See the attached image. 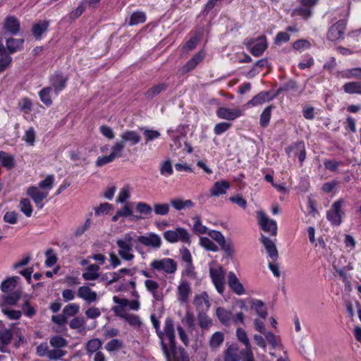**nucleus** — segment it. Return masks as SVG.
Segmentation results:
<instances>
[{
  "label": "nucleus",
  "mask_w": 361,
  "mask_h": 361,
  "mask_svg": "<svg viewBox=\"0 0 361 361\" xmlns=\"http://www.w3.org/2000/svg\"><path fill=\"white\" fill-rule=\"evenodd\" d=\"M136 241L155 250L159 249L162 244L160 235L155 233L151 232L146 235H137L134 232L126 233L116 240V245L118 247V253L123 259L132 261L135 258L133 247Z\"/></svg>",
  "instance_id": "1"
},
{
  "label": "nucleus",
  "mask_w": 361,
  "mask_h": 361,
  "mask_svg": "<svg viewBox=\"0 0 361 361\" xmlns=\"http://www.w3.org/2000/svg\"><path fill=\"white\" fill-rule=\"evenodd\" d=\"M152 322L157 330L159 337L163 340L164 337L169 341V346L162 341V350L168 361H177L176 358V343L175 338L173 322L171 318H166L164 322V331H159V322L154 317H152Z\"/></svg>",
  "instance_id": "2"
},
{
  "label": "nucleus",
  "mask_w": 361,
  "mask_h": 361,
  "mask_svg": "<svg viewBox=\"0 0 361 361\" xmlns=\"http://www.w3.org/2000/svg\"><path fill=\"white\" fill-rule=\"evenodd\" d=\"M121 140L116 142L111 147V153L107 156H100L96 161L97 166H102L114 161L122 156L125 143L129 142L131 145H137L141 140L140 135L135 130H126L121 134Z\"/></svg>",
  "instance_id": "3"
},
{
  "label": "nucleus",
  "mask_w": 361,
  "mask_h": 361,
  "mask_svg": "<svg viewBox=\"0 0 361 361\" xmlns=\"http://www.w3.org/2000/svg\"><path fill=\"white\" fill-rule=\"evenodd\" d=\"M209 276L217 292L222 294L225 289V274L222 267L212 262L209 264Z\"/></svg>",
  "instance_id": "4"
},
{
  "label": "nucleus",
  "mask_w": 361,
  "mask_h": 361,
  "mask_svg": "<svg viewBox=\"0 0 361 361\" xmlns=\"http://www.w3.org/2000/svg\"><path fill=\"white\" fill-rule=\"evenodd\" d=\"M149 266L154 270L167 274H174L178 269L177 262L173 259L167 257L153 259Z\"/></svg>",
  "instance_id": "5"
},
{
  "label": "nucleus",
  "mask_w": 361,
  "mask_h": 361,
  "mask_svg": "<svg viewBox=\"0 0 361 361\" xmlns=\"http://www.w3.org/2000/svg\"><path fill=\"white\" fill-rule=\"evenodd\" d=\"M164 239L170 243H176L178 241L190 244V235L184 228L177 227L174 230L166 231L163 233Z\"/></svg>",
  "instance_id": "6"
},
{
  "label": "nucleus",
  "mask_w": 361,
  "mask_h": 361,
  "mask_svg": "<svg viewBox=\"0 0 361 361\" xmlns=\"http://www.w3.org/2000/svg\"><path fill=\"white\" fill-rule=\"evenodd\" d=\"M257 219L262 230L274 236L277 235L278 228L276 221L270 219L264 211L257 212Z\"/></svg>",
  "instance_id": "7"
},
{
  "label": "nucleus",
  "mask_w": 361,
  "mask_h": 361,
  "mask_svg": "<svg viewBox=\"0 0 361 361\" xmlns=\"http://www.w3.org/2000/svg\"><path fill=\"white\" fill-rule=\"evenodd\" d=\"M343 204L344 200L339 199L332 204L331 209L327 212V219L332 225L339 226L342 223L344 216V212L342 209Z\"/></svg>",
  "instance_id": "8"
},
{
  "label": "nucleus",
  "mask_w": 361,
  "mask_h": 361,
  "mask_svg": "<svg viewBox=\"0 0 361 361\" xmlns=\"http://www.w3.org/2000/svg\"><path fill=\"white\" fill-rule=\"evenodd\" d=\"M192 295L190 283L184 278H181L176 289V300L180 305L187 303Z\"/></svg>",
  "instance_id": "9"
},
{
  "label": "nucleus",
  "mask_w": 361,
  "mask_h": 361,
  "mask_svg": "<svg viewBox=\"0 0 361 361\" xmlns=\"http://www.w3.org/2000/svg\"><path fill=\"white\" fill-rule=\"evenodd\" d=\"M113 301L116 304L112 309L114 312H116V310L120 308L122 311L127 312L126 307L133 311H138L140 309V300L137 299L130 300L126 298H121L118 296H114Z\"/></svg>",
  "instance_id": "10"
},
{
  "label": "nucleus",
  "mask_w": 361,
  "mask_h": 361,
  "mask_svg": "<svg viewBox=\"0 0 361 361\" xmlns=\"http://www.w3.org/2000/svg\"><path fill=\"white\" fill-rule=\"evenodd\" d=\"M26 193L32 199L36 207L39 209L43 208V200H45L49 195L48 191L41 190L39 188L36 186L29 187L27 189Z\"/></svg>",
  "instance_id": "11"
},
{
  "label": "nucleus",
  "mask_w": 361,
  "mask_h": 361,
  "mask_svg": "<svg viewBox=\"0 0 361 361\" xmlns=\"http://www.w3.org/2000/svg\"><path fill=\"white\" fill-rule=\"evenodd\" d=\"M346 28L345 20H338L331 26L327 33V38L331 41H337L343 38Z\"/></svg>",
  "instance_id": "12"
},
{
  "label": "nucleus",
  "mask_w": 361,
  "mask_h": 361,
  "mask_svg": "<svg viewBox=\"0 0 361 361\" xmlns=\"http://www.w3.org/2000/svg\"><path fill=\"white\" fill-rule=\"evenodd\" d=\"M220 119L233 121L243 115V111L238 108L230 109L228 107H219L216 111Z\"/></svg>",
  "instance_id": "13"
},
{
  "label": "nucleus",
  "mask_w": 361,
  "mask_h": 361,
  "mask_svg": "<svg viewBox=\"0 0 361 361\" xmlns=\"http://www.w3.org/2000/svg\"><path fill=\"white\" fill-rule=\"evenodd\" d=\"M121 217H129L131 221H139L143 218L142 216L134 214L133 209L128 204H124V205L116 212V214L112 216L111 221L116 222Z\"/></svg>",
  "instance_id": "14"
},
{
  "label": "nucleus",
  "mask_w": 361,
  "mask_h": 361,
  "mask_svg": "<svg viewBox=\"0 0 361 361\" xmlns=\"http://www.w3.org/2000/svg\"><path fill=\"white\" fill-rule=\"evenodd\" d=\"M260 241L271 260L276 261L279 257V254L275 242L266 237L263 234H262L260 236Z\"/></svg>",
  "instance_id": "15"
},
{
  "label": "nucleus",
  "mask_w": 361,
  "mask_h": 361,
  "mask_svg": "<svg viewBox=\"0 0 361 361\" xmlns=\"http://www.w3.org/2000/svg\"><path fill=\"white\" fill-rule=\"evenodd\" d=\"M77 294L80 298L88 303L97 300V293L87 286H82L78 288Z\"/></svg>",
  "instance_id": "16"
},
{
  "label": "nucleus",
  "mask_w": 361,
  "mask_h": 361,
  "mask_svg": "<svg viewBox=\"0 0 361 361\" xmlns=\"http://www.w3.org/2000/svg\"><path fill=\"white\" fill-rule=\"evenodd\" d=\"M145 287L149 292L154 300L156 301H161L163 300V294L159 290V284L157 281L152 279H147L145 281Z\"/></svg>",
  "instance_id": "17"
},
{
  "label": "nucleus",
  "mask_w": 361,
  "mask_h": 361,
  "mask_svg": "<svg viewBox=\"0 0 361 361\" xmlns=\"http://www.w3.org/2000/svg\"><path fill=\"white\" fill-rule=\"evenodd\" d=\"M115 314L127 322L130 326L139 327L142 324L141 319L139 316L133 314L128 312H123L121 309H118L116 312H114Z\"/></svg>",
  "instance_id": "18"
},
{
  "label": "nucleus",
  "mask_w": 361,
  "mask_h": 361,
  "mask_svg": "<svg viewBox=\"0 0 361 361\" xmlns=\"http://www.w3.org/2000/svg\"><path fill=\"white\" fill-rule=\"evenodd\" d=\"M68 78L61 74H54L50 78V82L54 88L55 96L65 88Z\"/></svg>",
  "instance_id": "19"
},
{
  "label": "nucleus",
  "mask_w": 361,
  "mask_h": 361,
  "mask_svg": "<svg viewBox=\"0 0 361 361\" xmlns=\"http://www.w3.org/2000/svg\"><path fill=\"white\" fill-rule=\"evenodd\" d=\"M228 283L231 289L238 295H241L245 293L243 284L233 271H230L228 274Z\"/></svg>",
  "instance_id": "20"
},
{
  "label": "nucleus",
  "mask_w": 361,
  "mask_h": 361,
  "mask_svg": "<svg viewBox=\"0 0 361 361\" xmlns=\"http://www.w3.org/2000/svg\"><path fill=\"white\" fill-rule=\"evenodd\" d=\"M193 302L195 307L201 311H207L211 306L209 295L206 292L195 295Z\"/></svg>",
  "instance_id": "21"
},
{
  "label": "nucleus",
  "mask_w": 361,
  "mask_h": 361,
  "mask_svg": "<svg viewBox=\"0 0 361 361\" xmlns=\"http://www.w3.org/2000/svg\"><path fill=\"white\" fill-rule=\"evenodd\" d=\"M230 183L225 180L216 181L209 190L210 195L213 197H219L225 195L230 188Z\"/></svg>",
  "instance_id": "22"
},
{
  "label": "nucleus",
  "mask_w": 361,
  "mask_h": 361,
  "mask_svg": "<svg viewBox=\"0 0 361 361\" xmlns=\"http://www.w3.org/2000/svg\"><path fill=\"white\" fill-rule=\"evenodd\" d=\"M249 302L250 304L251 310L256 314H257L259 317L263 319L267 318V310L264 303L262 300L257 299H250Z\"/></svg>",
  "instance_id": "23"
},
{
  "label": "nucleus",
  "mask_w": 361,
  "mask_h": 361,
  "mask_svg": "<svg viewBox=\"0 0 361 361\" xmlns=\"http://www.w3.org/2000/svg\"><path fill=\"white\" fill-rule=\"evenodd\" d=\"M12 63V58L6 51L2 42L0 40V73L8 69Z\"/></svg>",
  "instance_id": "24"
},
{
  "label": "nucleus",
  "mask_w": 361,
  "mask_h": 361,
  "mask_svg": "<svg viewBox=\"0 0 361 361\" xmlns=\"http://www.w3.org/2000/svg\"><path fill=\"white\" fill-rule=\"evenodd\" d=\"M99 267L92 264L88 265L84 270L82 276L85 281H94L99 277Z\"/></svg>",
  "instance_id": "25"
},
{
  "label": "nucleus",
  "mask_w": 361,
  "mask_h": 361,
  "mask_svg": "<svg viewBox=\"0 0 361 361\" xmlns=\"http://www.w3.org/2000/svg\"><path fill=\"white\" fill-rule=\"evenodd\" d=\"M267 42L264 36H261L255 40L250 47V52L255 56H260L267 49Z\"/></svg>",
  "instance_id": "26"
},
{
  "label": "nucleus",
  "mask_w": 361,
  "mask_h": 361,
  "mask_svg": "<svg viewBox=\"0 0 361 361\" xmlns=\"http://www.w3.org/2000/svg\"><path fill=\"white\" fill-rule=\"evenodd\" d=\"M4 27L7 32L16 34L20 30V23L16 18L9 16L6 18Z\"/></svg>",
  "instance_id": "27"
},
{
  "label": "nucleus",
  "mask_w": 361,
  "mask_h": 361,
  "mask_svg": "<svg viewBox=\"0 0 361 361\" xmlns=\"http://www.w3.org/2000/svg\"><path fill=\"white\" fill-rule=\"evenodd\" d=\"M205 54L203 51H199L190 59L187 63L183 67L184 72H189L193 70L204 59Z\"/></svg>",
  "instance_id": "28"
},
{
  "label": "nucleus",
  "mask_w": 361,
  "mask_h": 361,
  "mask_svg": "<svg viewBox=\"0 0 361 361\" xmlns=\"http://www.w3.org/2000/svg\"><path fill=\"white\" fill-rule=\"evenodd\" d=\"M49 26V20H42L33 25L32 32L36 39H41L42 35L47 32Z\"/></svg>",
  "instance_id": "29"
},
{
  "label": "nucleus",
  "mask_w": 361,
  "mask_h": 361,
  "mask_svg": "<svg viewBox=\"0 0 361 361\" xmlns=\"http://www.w3.org/2000/svg\"><path fill=\"white\" fill-rule=\"evenodd\" d=\"M131 197V188L129 185H125L118 193L116 202L120 204H126Z\"/></svg>",
  "instance_id": "30"
},
{
  "label": "nucleus",
  "mask_w": 361,
  "mask_h": 361,
  "mask_svg": "<svg viewBox=\"0 0 361 361\" xmlns=\"http://www.w3.org/2000/svg\"><path fill=\"white\" fill-rule=\"evenodd\" d=\"M216 314L220 322L224 325H229L232 321V313L231 312L223 308L218 307L216 310Z\"/></svg>",
  "instance_id": "31"
},
{
  "label": "nucleus",
  "mask_w": 361,
  "mask_h": 361,
  "mask_svg": "<svg viewBox=\"0 0 361 361\" xmlns=\"http://www.w3.org/2000/svg\"><path fill=\"white\" fill-rule=\"evenodd\" d=\"M240 360L239 348L236 345L228 347L225 352V361H238Z\"/></svg>",
  "instance_id": "32"
},
{
  "label": "nucleus",
  "mask_w": 361,
  "mask_h": 361,
  "mask_svg": "<svg viewBox=\"0 0 361 361\" xmlns=\"http://www.w3.org/2000/svg\"><path fill=\"white\" fill-rule=\"evenodd\" d=\"M15 165L14 157L8 153L0 152V166H4L8 169H12Z\"/></svg>",
  "instance_id": "33"
},
{
  "label": "nucleus",
  "mask_w": 361,
  "mask_h": 361,
  "mask_svg": "<svg viewBox=\"0 0 361 361\" xmlns=\"http://www.w3.org/2000/svg\"><path fill=\"white\" fill-rule=\"evenodd\" d=\"M268 100H269V94L267 92H262L255 96L250 101H249L246 104V106L247 107H251L262 105Z\"/></svg>",
  "instance_id": "34"
},
{
  "label": "nucleus",
  "mask_w": 361,
  "mask_h": 361,
  "mask_svg": "<svg viewBox=\"0 0 361 361\" xmlns=\"http://www.w3.org/2000/svg\"><path fill=\"white\" fill-rule=\"evenodd\" d=\"M159 172L162 176L169 177L173 174V170L170 159L161 161L159 164Z\"/></svg>",
  "instance_id": "35"
},
{
  "label": "nucleus",
  "mask_w": 361,
  "mask_h": 361,
  "mask_svg": "<svg viewBox=\"0 0 361 361\" xmlns=\"http://www.w3.org/2000/svg\"><path fill=\"white\" fill-rule=\"evenodd\" d=\"M23 44V40L20 39L9 38L6 41V47L9 55L18 51Z\"/></svg>",
  "instance_id": "36"
},
{
  "label": "nucleus",
  "mask_w": 361,
  "mask_h": 361,
  "mask_svg": "<svg viewBox=\"0 0 361 361\" xmlns=\"http://www.w3.org/2000/svg\"><path fill=\"white\" fill-rule=\"evenodd\" d=\"M53 92L51 87H47L43 88L39 92V96L41 101L46 106H51L52 104L51 94Z\"/></svg>",
  "instance_id": "37"
},
{
  "label": "nucleus",
  "mask_w": 361,
  "mask_h": 361,
  "mask_svg": "<svg viewBox=\"0 0 361 361\" xmlns=\"http://www.w3.org/2000/svg\"><path fill=\"white\" fill-rule=\"evenodd\" d=\"M224 340V334L221 331H216L212 334L209 339V346L212 350L218 348Z\"/></svg>",
  "instance_id": "38"
},
{
  "label": "nucleus",
  "mask_w": 361,
  "mask_h": 361,
  "mask_svg": "<svg viewBox=\"0 0 361 361\" xmlns=\"http://www.w3.org/2000/svg\"><path fill=\"white\" fill-rule=\"evenodd\" d=\"M135 209L144 219L145 216H149L152 212L151 206L144 202H138L135 204Z\"/></svg>",
  "instance_id": "39"
},
{
  "label": "nucleus",
  "mask_w": 361,
  "mask_h": 361,
  "mask_svg": "<svg viewBox=\"0 0 361 361\" xmlns=\"http://www.w3.org/2000/svg\"><path fill=\"white\" fill-rule=\"evenodd\" d=\"M345 92L348 94H361V82H349L343 86Z\"/></svg>",
  "instance_id": "40"
},
{
  "label": "nucleus",
  "mask_w": 361,
  "mask_h": 361,
  "mask_svg": "<svg viewBox=\"0 0 361 361\" xmlns=\"http://www.w3.org/2000/svg\"><path fill=\"white\" fill-rule=\"evenodd\" d=\"M71 329H75L79 332L85 331L87 330L86 322L85 319L82 317H75L69 323Z\"/></svg>",
  "instance_id": "41"
},
{
  "label": "nucleus",
  "mask_w": 361,
  "mask_h": 361,
  "mask_svg": "<svg viewBox=\"0 0 361 361\" xmlns=\"http://www.w3.org/2000/svg\"><path fill=\"white\" fill-rule=\"evenodd\" d=\"M171 204L176 210H181L194 206V203L190 200L174 199L171 201Z\"/></svg>",
  "instance_id": "42"
},
{
  "label": "nucleus",
  "mask_w": 361,
  "mask_h": 361,
  "mask_svg": "<svg viewBox=\"0 0 361 361\" xmlns=\"http://www.w3.org/2000/svg\"><path fill=\"white\" fill-rule=\"evenodd\" d=\"M199 243L207 251L217 252L219 250L218 246L209 238L200 237Z\"/></svg>",
  "instance_id": "43"
},
{
  "label": "nucleus",
  "mask_w": 361,
  "mask_h": 361,
  "mask_svg": "<svg viewBox=\"0 0 361 361\" xmlns=\"http://www.w3.org/2000/svg\"><path fill=\"white\" fill-rule=\"evenodd\" d=\"M236 336L239 341L243 343L245 345V351H249L251 350V345L249 341V338H247V333L242 328H238L236 330Z\"/></svg>",
  "instance_id": "44"
},
{
  "label": "nucleus",
  "mask_w": 361,
  "mask_h": 361,
  "mask_svg": "<svg viewBox=\"0 0 361 361\" xmlns=\"http://www.w3.org/2000/svg\"><path fill=\"white\" fill-rule=\"evenodd\" d=\"M192 221L194 223L192 230L195 233L198 235L207 233L209 230L204 225L202 224L199 216L193 217Z\"/></svg>",
  "instance_id": "45"
},
{
  "label": "nucleus",
  "mask_w": 361,
  "mask_h": 361,
  "mask_svg": "<svg viewBox=\"0 0 361 361\" xmlns=\"http://www.w3.org/2000/svg\"><path fill=\"white\" fill-rule=\"evenodd\" d=\"M146 20L145 13L142 11H136L132 13L130 18L129 25H135L142 23Z\"/></svg>",
  "instance_id": "46"
},
{
  "label": "nucleus",
  "mask_w": 361,
  "mask_h": 361,
  "mask_svg": "<svg viewBox=\"0 0 361 361\" xmlns=\"http://www.w3.org/2000/svg\"><path fill=\"white\" fill-rule=\"evenodd\" d=\"M67 317L66 315L62 313L61 314L57 315H53L51 317V321L58 325V329H66V324L67 323ZM57 331H59V330H56Z\"/></svg>",
  "instance_id": "47"
},
{
  "label": "nucleus",
  "mask_w": 361,
  "mask_h": 361,
  "mask_svg": "<svg viewBox=\"0 0 361 361\" xmlns=\"http://www.w3.org/2000/svg\"><path fill=\"white\" fill-rule=\"evenodd\" d=\"M20 211L27 217L32 216L33 209L30 201L28 199L23 198L20 202Z\"/></svg>",
  "instance_id": "48"
},
{
  "label": "nucleus",
  "mask_w": 361,
  "mask_h": 361,
  "mask_svg": "<svg viewBox=\"0 0 361 361\" xmlns=\"http://www.w3.org/2000/svg\"><path fill=\"white\" fill-rule=\"evenodd\" d=\"M143 135L145 139V144L152 142L156 139H158L161 134L158 130L143 128Z\"/></svg>",
  "instance_id": "49"
},
{
  "label": "nucleus",
  "mask_w": 361,
  "mask_h": 361,
  "mask_svg": "<svg viewBox=\"0 0 361 361\" xmlns=\"http://www.w3.org/2000/svg\"><path fill=\"white\" fill-rule=\"evenodd\" d=\"M102 344V343L99 338L91 339L86 345V350L88 353H96L101 348Z\"/></svg>",
  "instance_id": "50"
},
{
  "label": "nucleus",
  "mask_w": 361,
  "mask_h": 361,
  "mask_svg": "<svg viewBox=\"0 0 361 361\" xmlns=\"http://www.w3.org/2000/svg\"><path fill=\"white\" fill-rule=\"evenodd\" d=\"M166 86L164 84H158L156 85L151 88H149L147 92H146V97L148 99H152L154 97L157 96L159 94H160L161 92L165 90Z\"/></svg>",
  "instance_id": "51"
},
{
  "label": "nucleus",
  "mask_w": 361,
  "mask_h": 361,
  "mask_svg": "<svg viewBox=\"0 0 361 361\" xmlns=\"http://www.w3.org/2000/svg\"><path fill=\"white\" fill-rule=\"evenodd\" d=\"M272 110V106H269L264 109L262 114L260 115L259 123L261 126L263 128L267 126L271 118V114Z\"/></svg>",
  "instance_id": "52"
},
{
  "label": "nucleus",
  "mask_w": 361,
  "mask_h": 361,
  "mask_svg": "<svg viewBox=\"0 0 361 361\" xmlns=\"http://www.w3.org/2000/svg\"><path fill=\"white\" fill-rule=\"evenodd\" d=\"M54 183V175H48L46 176V178L44 180H41L39 183V186L40 188L43 189L44 190L49 191L53 188Z\"/></svg>",
  "instance_id": "53"
},
{
  "label": "nucleus",
  "mask_w": 361,
  "mask_h": 361,
  "mask_svg": "<svg viewBox=\"0 0 361 361\" xmlns=\"http://www.w3.org/2000/svg\"><path fill=\"white\" fill-rule=\"evenodd\" d=\"M80 310L79 305L76 303H70L67 305L63 310V313L68 318L69 317H73L78 314Z\"/></svg>",
  "instance_id": "54"
},
{
  "label": "nucleus",
  "mask_w": 361,
  "mask_h": 361,
  "mask_svg": "<svg viewBox=\"0 0 361 361\" xmlns=\"http://www.w3.org/2000/svg\"><path fill=\"white\" fill-rule=\"evenodd\" d=\"M18 279V277H13L4 281L1 283V290L7 293L13 290L16 286Z\"/></svg>",
  "instance_id": "55"
},
{
  "label": "nucleus",
  "mask_w": 361,
  "mask_h": 361,
  "mask_svg": "<svg viewBox=\"0 0 361 361\" xmlns=\"http://www.w3.org/2000/svg\"><path fill=\"white\" fill-rule=\"evenodd\" d=\"M207 234L212 240H215L221 246H224V245L225 244V238L220 231L216 230H211L208 231Z\"/></svg>",
  "instance_id": "56"
},
{
  "label": "nucleus",
  "mask_w": 361,
  "mask_h": 361,
  "mask_svg": "<svg viewBox=\"0 0 361 361\" xmlns=\"http://www.w3.org/2000/svg\"><path fill=\"white\" fill-rule=\"evenodd\" d=\"M312 11L309 8L300 6L295 8L291 13L292 16H300L302 18L307 19L311 16Z\"/></svg>",
  "instance_id": "57"
},
{
  "label": "nucleus",
  "mask_w": 361,
  "mask_h": 361,
  "mask_svg": "<svg viewBox=\"0 0 361 361\" xmlns=\"http://www.w3.org/2000/svg\"><path fill=\"white\" fill-rule=\"evenodd\" d=\"M311 43L306 39H299L295 41L293 44V49L302 52L306 49H310Z\"/></svg>",
  "instance_id": "58"
},
{
  "label": "nucleus",
  "mask_w": 361,
  "mask_h": 361,
  "mask_svg": "<svg viewBox=\"0 0 361 361\" xmlns=\"http://www.w3.org/2000/svg\"><path fill=\"white\" fill-rule=\"evenodd\" d=\"M13 334L11 330L4 329H0V344L8 345L11 343Z\"/></svg>",
  "instance_id": "59"
},
{
  "label": "nucleus",
  "mask_w": 361,
  "mask_h": 361,
  "mask_svg": "<svg viewBox=\"0 0 361 361\" xmlns=\"http://www.w3.org/2000/svg\"><path fill=\"white\" fill-rule=\"evenodd\" d=\"M181 278H183V276H187L192 279L197 278V273L195 270V267L192 263L185 265L184 269L181 272Z\"/></svg>",
  "instance_id": "60"
},
{
  "label": "nucleus",
  "mask_w": 361,
  "mask_h": 361,
  "mask_svg": "<svg viewBox=\"0 0 361 361\" xmlns=\"http://www.w3.org/2000/svg\"><path fill=\"white\" fill-rule=\"evenodd\" d=\"M169 205L166 203H157L154 205V212L157 215H166L169 214Z\"/></svg>",
  "instance_id": "61"
},
{
  "label": "nucleus",
  "mask_w": 361,
  "mask_h": 361,
  "mask_svg": "<svg viewBox=\"0 0 361 361\" xmlns=\"http://www.w3.org/2000/svg\"><path fill=\"white\" fill-rule=\"evenodd\" d=\"M113 209V205L108 203L104 202L99 204L97 207L94 208L95 214L97 216H100L103 214H107L111 210Z\"/></svg>",
  "instance_id": "62"
},
{
  "label": "nucleus",
  "mask_w": 361,
  "mask_h": 361,
  "mask_svg": "<svg viewBox=\"0 0 361 361\" xmlns=\"http://www.w3.org/2000/svg\"><path fill=\"white\" fill-rule=\"evenodd\" d=\"M123 347V342L118 339H112L109 341L105 348L109 352H113L121 349Z\"/></svg>",
  "instance_id": "63"
},
{
  "label": "nucleus",
  "mask_w": 361,
  "mask_h": 361,
  "mask_svg": "<svg viewBox=\"0 0 361 361\" xmlns=\"http://www.w3.org/2000/svg\"><path fill=\"white\" fill-rule=\"evenodd\" d=\"M20 298V293L17 291L13 292L8 295H4V303L6 305H13L16 304Z\"/></svg>",
  "instance_id": "64"
}]
</instances>
